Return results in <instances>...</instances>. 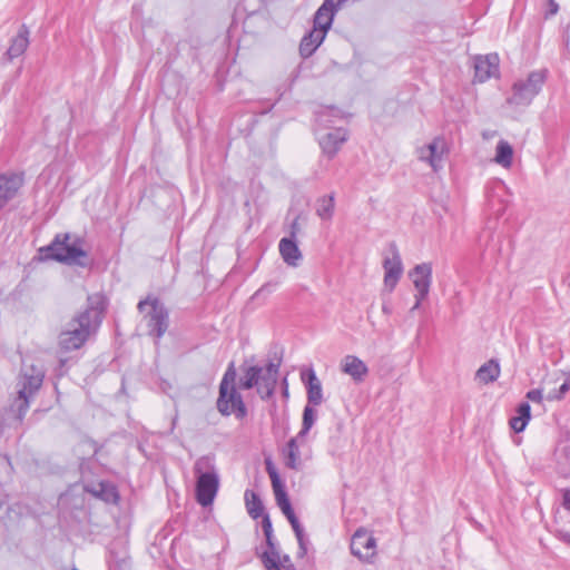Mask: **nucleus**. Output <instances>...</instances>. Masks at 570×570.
Returning a JSON list of instances; mask_svg holds the SVG:
<instances>
[{"label":"nucleus","instance_id":"36","mask_svg":"<svg viewBox=\"0 0 570 570\" xmlns=\"http://www.w3.org/2000/svg\"><path fill=\"white\" fill-rule=\"evenodd\" d=\"M265 464H266V471L269 475L273 488L283 485L279 474L276 471L275 466L273 465V462L268 459V460H266Z\"/></svg>","mask_w":570,"mask_h":570},{"label":"nucleus","instance_id":"5","mask_svg":"<svg viewBox=\"0 0 570 570\" xmlns=\"http://www.w3.org/2000/svg\"><path fill=\"white\" fill-rule=\"evenodd\" d=\"M45 368L41 365L22 363L17 379V396L20 407L29 410L30 402L41 389L45 380Z\"/></svg>","mask_w":570,"mask_h":570},{"label":"nucleus","instance_id":"51","mask_svg":"<svg viewBox=\"0 0 570 570\" xmlns=\"http://www.w3.org/2000/svg\"><path fill=\"white\" fill-rule=\"evenodd\" d=\"M176 540H177V537H174L170 541V546H169V553L171 556V558H175V543H176Z\"/></svg>","mask_w":570,"mask_h":570},{"label":"nucleus","instance_id":"35","mask_svg":"<svg viewBox=\"0 0 570 570\" xmlns=\"http://www.w3.org/2000/svg\"><path fill=\"white\" fill-rule=\"evenodd\" d=\"M108 563L112 570H122L127 566V557H118L111 551Z\"/></svg>","mask_w":570,"mask_h":570},{"label":"nucleus","instance_id":"12","mask_svg":"<svg viewBox=\"0 0 570 570\" xmlns=\"http://www.w3.org/2000/svg\"><path fill=\"white\" fill-rule=\"evenodd\" d=\"M22 185V175L0 174V212L17 196Z\"/></svg>","mask_w":570,"mask_h":570},{"label":"nucleus","instance_id":"48","mask_svg":"<svg viewBox=\"0 0 570 570\" xmlns=\"http://www.w3.org/2000/svg\"><path fill=\"white\" fill-rule=\"evenodd\" d=\"M263 370L264 372L273 374L278 377L279 363L269 362Z\"/></svg>","mask_w":570,"mask_h":570},{"label":"nucleus","instance_id":"45","mask_svg":"<svg viewBox=\"0 0 570 570\" xmlns=\"http://www.w3.org/2000/svg\"><path fill=\"white\" fill-rule=\"evenodd\" d=\"M277 283H266L264 284L255 294H254V297H258L265 293L269 294L272 293L275 287H276Z\"/></svg>","mask_w":570,"mask_h":570},{"label":"nucleus","instance_id":"7","mask_svg":"<svg viewBox=\"0 0 570 570\" xmlns=\"http://www.w3.org/2000/svg\"><path fill=\"white\" fill-rule=\"evenodd\" d=\"M547 77L546 69L531 71L527 79L513 83L512 94L507 98V102L515 107H528L541 91Z\"/></svg>","mask_w":570,"mask_h":570},{"label":"nucleus","instance_id":"52","mask_svg":"<svg viewBox=\"0 0 570 570\" xmlns=\"http://www.w3.org/2000/svg\"><path fill=\"white\" fill-rule=\"evenodd\" d=\"M291 562V558L289 556L285 554L283 556V558H281V569L282 568H286V564ZM289 568V566L287 567V569Z\"/></svg>","mask_w":570,"mask_h":570},{"label":"nucleus","instance_id":"4","mask_svg":"<svg viewBox=\"0 0 570 570\" xmlns=\"http://www.w3.org/2000/svg\"><path fill=\"white\" fill-rule=\"evenodd\" d=\"M196 476L195 498L198 504L206 508L213 504L219 490V475L213 455H204L194 463Z\"/></svg>","mask_w":570,"mask_h":570},{"label":"nucleus","instance_id":"39","mask_svg":"<svg viewBox=\"0 0 570 570\" xmlns=\"http://www.w3.org/2000/svg\"><path fill=\"white\" fill-rule=\"evenodd\" d=\"M287 520L292 525V529L295 533L296 539H301L302 534H305V532H304V529H303L302 524L299 523L296 514L287 518Z\"/></svg>","mask_w":570,"mask_h":570},{"label":"nucleus","instance_id":"55","mask_svg":"<svg viewBox=\"0 0 570 570\" xmlns=\"http://www.w3.org/2000/svg\"><path fill=\"white\" fill-rule=\"evenodd\" d=\"M168 569H169V570H174V569H171V568H170V566H168Z\"/></svg>","mask_w":570,"mask_h":570},{"label":"nucleus","instance_id":"54","mask_svg":"<svg viewBox=\"0 0 570 570\" xmlns=\"http://www.w3.org/2000/svg\"><path fill=\"white\" fill-rule=\"evenodd\" d=\"M288 570H296L292 563H289Z\"/></svg>","mask_w":570,"mask_h":570},{"label":"nucleus","instance_id":"46","mask_svg":"<svg viewBox=\"0 0 570 570\" xmlns=\"http://www.w3.org/2000/svg\"><path fill=\"white\" fill-rule=\"evenodd\" d=\"M159 387L165 394L174 400V394L171 393L174 391V386L168 381L161 380Z\"/></svg>","mask_w":570,"mask_h":570},{"label":"nucleus","instance_id":"20","mask_svg":"<svg viewBox=\"0 0 570 570\" xmlns=\"http://www.w3.org/2000/svg\"><path fill=\"white\" fill-rule=\"evenodd\" d=\"M279 254L283 261L292 267L299 265L303 255L297 246L296 239L284 237L278 244Z\"/></svg>","mask_w":570,"mask_h":570},{"label":"nucleus","instance_id":"42","mask_svg":"<svg viewBox=\"0 0 570 570\" xmlns=\"http://www.w3.org/2000/svg\"><path fill=\"white\" fill-rule=\"evenodd\" d=\"M261 518H262V529H263L264 534L273 533V524H272L268 513H264L263 515H261Z\"/></svg>","mask_w":570,"mask_h":570},{"label":"nucleus","instance_id":"28","mask_svg":"<svg viewBox=\"0 0 570 570\" xmlns=\"http://www.w3.org/2000/svg\"><path fill=\"white\" fill-rule=\"evenodd\" d=\"M512 146L505 140H500L497 145L495 161L502 167L509 168L512 165Z\"/></svg>","mask_w":570,"mask_h":570},{"label":"nucleus","instance_id":"32","mask_svg":"<svg viewBox=\"0 0 570 570\" xmlns=\"http://www.w3.org/2000/svg\"><path fill=\"white\" fill-rule=\"evenodd\" d=\"M316 421V411L313 409V405L307 404L303 411V422L302 429L297 433L298 438H305L311 431L312 426Z\"/></svg>","mask_w":570,"mask_h":570},{"label":"nucleus","instance_id":"18","mask_svg":"<svg viewBox=\"0 0 570 570\" xmlns=\"http://www.w3.org/2000/svg\"><path fill=\"white\" fill-rule=\"evenodd\" d=\"M341 370L343 373L350 375L355 382H363L368 374L366 364L355 355H346L342 363Z\"/></svg>","mask_w":570,"mask_h":570},{"label":"nucleus","instance_id":"27","mask_svg":"<svg viewBox=\"0 0 570 570\" xmlns=\"http://www.w3.org/2000/svg\"><path fill=\"white\" fill-rule=\"evenodd\" d=\"M263 367L257 365L248 366L244 371V375L240 377L238 382V387L240 390H250L254 386H259V380L262 374Z\"/></svg>","mask_w":570,"mask_h":570},{"label":"nucleus","instance_id":"41","mask_svg":"<svg viewBox=\"0 0 570 570\" xmlns=\"http://www.w3.org/2000/svg\"><path fill=\"white\" fill-rule=\"evenodd\" d=\"M297 543H298L297 557L304 558L307 553L308 539L306 538L305 534H302L301 539H297Z\"/></svg>","mask_w":570,"mask_h":570},{"label":"nucleus","instance_id":"26","mask_svg":"<svg viewBox=\"0 0 570 570\" xmlns=\"http://www.w3.org/2000/svg\"><path fill=\"white\" fill-rule=\"evenodd\" d=\"M244 499L247 512L253 519L256 520L265 513L263 502L255 491L247 489Z\"/></svg>","mask_w":570,"mask_h":570},{"label":"nucleus","instance_id":"17","mask_svg":"<svg viewBox=\"0 0 570 570\" xmlns=\"http://www.w3.org/2000/svg\"><path fill=\"white\" fill-rule=\"evenodd\" d=\"M325 37L326 33L324 30L313 27V29L308 31L299 42V55L304 59L309 58L322 45Z\"/></svg>","mask_w":570,"mask_h":570},{"label":"nucleus","instance_id":"50","mask_svg":"<svg viewBox=\"0 0 570 570\" xmlns=\"http://www.w3.org/2000/svg\"><path fill=\"white\" fill-rule=\"evenodd\" d=\"M382 312L386 315H390L392 314V306L390 305V303L387 302H384L383 305H382Z\"/></svg>","mask_w":570,"mask_h":570},{"label":"nucleus","instance_id":"44","mask_svg":"<svg viewBox=\"0 0 570 570\" xmlns=\"http://www.w3.org/2000/svg\"><path fill=\"white\" fill-rule=\"evenodd\" d=\"M527 399L534 402V403H541L542 401V391L539 389L530 390L527 393Z\"/></svg>","mask_w":570,"mask_h":570},{"label":"nucleus","instance_id":"29","mask_svg":"<svg viewBox=\"0 0 570 570\" xmlns=\"http://www.w3.org/2000/svg\"><path fill=\"white\" fill-rule=\"evenodd\" d=\"M277 384V376L262 371L259 386L257 392L261 394V397L268 399L274 394L275 387Z\"/></svg>","mask_w":570,"mask_h":570},{"label":"nucleus","instance_id":"25","mask_svg":"<svg viewBox=\"0 0 570 570\" xmlns=\"http://www.w3.org/2000/svg\"><path fill=\"white\" fill-rule=\"evenodd\" d=\"M307 377V402L309 405L317 406L323 402L321 381L313 370H309Z\"/></svg>","mask_w":570,"mask_h":570},{"label":"nucleus","instance_id":"47","mask_svg":"<svg viewBox=\"0 0 570 570\" xmlns=\"http://www.w3.org/2000/svg\"><path fill=\"white\" fill-rule=\"evenodd\" d=\"M549 10L546 12V18L557 14L559 4L554 0H548Z\"/></svg>","mask_w":570,"mask_h":570},{"label":"nucleus","instance_id":"6","mask_svg":"<svg viewBox=\"0 0 570 570\" xmlns=\"http://www.w3.org/2000/svg\"><path fill=\"white\" fill-rule=\"evenodd\" d=\"M137 308L144 314L148 335L159 340L169 325V315L165 305L158 297L148 295L145 299L139 301Z\"/></svg>","mask_w":570,"mask_h":570},{"label":"nucleus","instance_id":"30","mask_svg":"<svg viewBox=\"0 0 570 570\" xmlns=\"http://www.w3.org/2000/svg\"><path fill=\"white\" fill-rule=\"evenodd\" d=\"M442 142H443V140L440 138H435L432 142H430L425 147V149L429 151V156H426V157L423 155L424 149L421 150V153H422L421 159L426 160L434 170H436V168L439 167V164L442 158V151L439 153V146Z\"/></svg>","mask_w":570,"mask_h":570},{"label":"nucleus","instance_id":"53","mask_svg":"<svg viewBox=\"0 0 570 570\" xmlns=\"http://www.w3.org/2000/svg\"><path fill=\"white\" fill-rule=\"evenodd\" d=\"M177 415L173 417V426L176 424Z\"/></svg>","mask_w":570,"mask_h":570},{"label":"nucleus","instance_id":"14","mask_svg":"<svg viewBox=\"0 0 570 570\" xmlns=\"http://www.w3.org/2000/svg\"><path fill=\"white\" fill-rule=\"evenodd\" d=\"M342 4L335 0H324L322 6L316 10L313 19V27L324 30L325 33L332 27L334 16Z\"/></svg>","mask_w":570,"mask_h":570},{"label":"nucleus","instance_id":"19","mask_svg":"<svg viewBox=\"0 0 570 570\" xmlns=\"http://www.w3.org/2000/svg\"><path fill=\"white\" fill-rule=\"evenodd\" d=\"M29 35L30 31L28 27L26 24H21L18 33L11 39L10 46L6 51L8 61H12L24 53L29 46Z\"/></svg>","mask_w":570,"mask_h":570},{"label":"nucleus","instance_id":"15","mask_svg":"<svg viewBox=\"0 0 570 570\" xmlns=\"http://www.w3.org/2000/svg\"><path fill=\"white\" fill-rule=\"evenodd\" d=\"M86 490L106 503L118 504L120 500L118 488L110 481H99L96 484L86 487Z\"/></svg>","mask_w":570,"mask_h":570},{"label":"nucleus","instance_id":"37","mask_svg":"<svg viewBox=\"0 0 570 570\" xmlns=\"http://www.w3.org/2000/svg\"><path fill=\"white\" fill-rule=\"evenodd\" d=\"M528 423H529V421L518 417V416H512L509 421L510 428L515 433L522 432L527 428Z\"/></svg>","mask_w":570,"mask_h":570},{"label":"nucleus","instance_id":"13","mask_svg":"<svg viewBox=\"0 0 570 570\" xmlns=\"http://www.w3.org/2000/svg\"><path fill=\"white\" fill-rule=\"evenodd\" d=\"M347 138L348 132L345 128H334L320 138V146L328 158H333Z\"/></svg>","mask_w":570,"mask_h":570},{"label":"nucleus","instance_id":"24","mask_svg":"<svg viewBox=\"0 0 570 570\" xmlns=\"http://www.w3.org/2000/svg\"><path fill=\"white\" fill-rule=\"evenodd\" d=\"M501 368L497 360H490L479 367L475 377L483 384L497 381L500 376Z\"/></svg>","mask_w":570,"mask_h":570},{"label":"nucleus","instance_id":"49","mask_svg":"<svg viewBox=\"0 0 570 570\" xmlns=\"http://www.w3.org/2000/svg\"><path fill=\"white\" fill-rule=\"evenodd\" d=\"M570 389V384L568 382H564L561 384V386L559 387V393L557 395H554L553 397L554 399H561Z\"/></svg>","mask_w":570,"mask_h":570},{"label":"nucleus","instance_id":"2","mask_svg":"<svg viewBox=\"0 0 570 570\" xmlns=\"http://www.w3.org/2000/svg\"><path fill=\"white\" fill-rule=\"evenodd\" d=\"M83 239L73 237L69 233H59L51 243L38 249V261H55L69 266L89 267L91 261L83 249Z\"/></svg>","mask_w":570,"mask_h":570},{"label":"nucleus","instance_id":"38","mask_svg":"<svg viewBox=\"0 0 570 570\" xmlns=\"http://www.w3.org/2000/svg\"><path fill=\"white\" fill-rule=\"evenodd\" d=\"M517 415L518 417H521V419H524L527 421H530L531 419V406L528 402H521L517 410Z\"/></svg>","mask_w":570,"mask_h":570},{"label":"nucleus","instance_id":"21","mask_svg":"<svg viewBox=\"0 0 570 570\" xmlns=\"http://www.w3.org/2000/svg\"><path fill=\"white\" fill-rule=\"evenodd\" d=\"M304 438H298V434L288 440L285 449L283 450V454L285 458V465L291 470H299L301 462V452H299V441Z\"/></svg>","mask_w":570,"mask_h":570},{"label":"nucleus","instance_id":"33","mask_svg":"<svg viewBox=\"0 0 570 570\" xmlns=\"http://www.w3.org/2000/svg\"><path fill=\"white\" fill-rule=\"evenodd\" d=\"M560 492L562 495L561 505L566 511L570 512V488L561 489ZM559 535L562 542L570 544V532L560 531Z\"/></svg>","mask_w":570,"mask_h":570},{"label":"nucleus","instance_id":"40","mask_svg":"<svg viewBox=\"0 0 570 570\" xmlns=\"http://www.w3.org/2000/svg\"><path fill=\"white\" fill-rule=\"evenodd\" d=\"M174 530L173 522L169 521L157 534L158 544L160 547L164 546V541L167 539L168 534Z\"/></svg>","mask_w":570,"mask_h":570},{"label":"nucleus","instance_id":"16","mask_svg":"<svg viewBox=\"0 0 570 570\" xmlns=\"http://www.w3.org/2000/svg\"><path fill=\"white\" fill-rule=\"evenodd\" d=\"M28 410L20 407L18 403V396L14 397L13 402L9 407L0 411V426L3 428H18L22 424V421Z\"/></svg>","mask_w":570,"mask_h":570},{"label":"nucleus","instance_id":"1","mask_svg":"<svg viewBox=\"0 0 570 570\" xmlns=\"http://www.w3.org/2000/svg\"><path fill=\"white\" fill-rule=\"evenodd\" d=\"M108 308L104 293L88 295L86 307L75 314L58 335V346L63 353L81 348L99 331Z\"/></svg>","mask_w":570,"mask_h":570},{"label":"nucleus","instance_id":"8","mask_svg":"<svg viewBox=\"0 0 570 570\" xmlns=\"http://www.w3.org/2000/svg\"><path fill=\"white\" fill-rule=\"evenodd\" d=\"M389 250L391 256L385 257L383 261L384 288L389 293H392L403 274V264L399 248L394 242L389 244Z\"/></svg>","mask_w":570,"mask_h":570},{"label":"nucleus","instance_id":"10","mask_svg":"<svg viewBox=\"0 0 570 570\" xmlns=\"http://www.w3.org/2000/svg\"><path fill=\"white\" fill-rule=\"evenodd\" d=\"M376 541L375 538L364 529L354 532L351 539V553L361 561L370 562L375 556Z\"/></svg>","mask_w":570,"mask_h":570},{"label":"nucleus","instance_id":"34","mask_svg":"<svg viewBox=\"0 0 570 570\" xmlns=\"http://www.w3.org/2000/svg\"><path fill=\"white\" fill-rule=\"evenodd\" d=\"M338 114H340L338 109H336L334 107H327V108H325L324 110H322V111H320L317 114L316 121L320 125L327 126V124L330 122L328 117L330 116H337Z\"/></svg>","mask_w":570,"mask_h":570},{"label":"nucleus","instance_id":"23","mask_svg":"<svg viewBox=\"0 0 570 570\" xmlns=\"http://www.w3.org/2000/svg\"><path fill=\"white\" fill-rule=\"evenodd\" d=\"M315 212L322 220H332L335 212V193L318 197L315 204Z\"/></svg>","mask_w":570,"mask_h":570},{"label":"nucleus","instance_id":"43","mask_svg":"<svg viewBox=\"0 0 570 570\" xmlns=\"http://www.w3.org/2000/svg\"><path fill=\"white\" fill-rule=\"evenodd\" d=\"M301 232L299 216H297L289 226V237L296 239L297 234Z\"/></svg>","mask_w":570,"mask_h":570},{"label":"nucleus","instance_id":"11","mask_svg":"<svg viewBox=\"0 0 570 570\" xmlns=\"http://www.w3.org/2000/svg\"><path fill=\"white\" fill-rule=\"evenodd\" d=\"M499 56L490 53L487 56H478L474 59V79L484 82L492 77L499 75Z\"/></svg>","mask_w":570,"mask_h":570},{"label":"nucleus","instance_id":"56","mask_svg":"<svg viewBox=\"0 0 570 570\" xmlns=\"http://www.w3.org/2000/svg\"><path fill=\"white\" fill-rule=\"evenodd\" d=\"M2 508V503L0 502V509Z\"/></svg>","mask_w":570,"mask_h":570},{"label":"nucleus","instance_id":"9","mask_svg":"<svg viewBox=\"0 0 570 570\" xmlns=\"http://www.w3.org/2000/svg\"><path fill=\"white\" fill-rule=\"evenodd\" d=\"M409 275L412 278L413 285L416 289L415 304L412 307V309H416L420 307L422 301H424L429 295L432 283V264H417Z\"/></svg>","mask_w":570,"mask_h":570},{"label":"nucleus","instance_id":"3","mask_svg":"<svg viewBox=\"0 0 570 570\" xmlns=\"http://www.w3.org/2000/svg\"><path fill=\"white\" fill-rule=\"evenodd\" d=\"M236 377L237 372L234 362H232L219 383L216 407L223 416L235 415L237 420H243L247 416L248 411L242 394L236 387Z\"/></svg>","mask_w":570,"mask_h":570},{"label":"nucleus","instance_id":"31","mask_svg":"<svg viewBox=\"0 0 570 570\" xmlns=\"http://www.w3.org/2000/svg\"><path fill=\"white\" fill-rule=\"evenodd\" d=\"M273 490H274V493H275V499H276L277 505L279 507V509L282 510L284 515L286 518L295 515V512H294V510L292 508V504H291V501L288 499V495H287V493L285 491L284 484L279 485V487H276V488H273Z\"/></svg>","mask_w":570,"mask_h":570},{"label":"nucleus","instance_id":"22","mask_svg":"<svg viewBox=\"0 0 570 570\" xmlns=\"http://www.w3.org/2000/svg\"><path fill=\"white\" fill-rule=\"evenodd\" d=\"M268 551L262 554V561L267 570H281V557L276 550L273 533L264 534Z\"/></svg>","mask_w":570,"mask_h":570}]
</instances>
